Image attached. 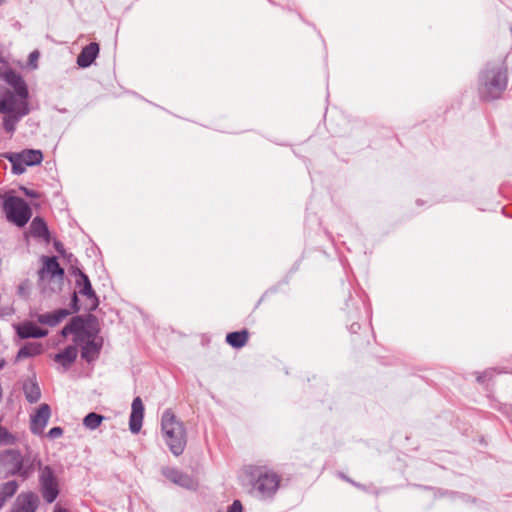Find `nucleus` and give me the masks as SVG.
Returning a JSON list of instances; mask_svg holds the SVG:
<instances>
[{
    "label": "nucleus",
    "mask_w": 512,
    "mask_h": 512,
    "mask_svg": "<svg viewBox=\"0 0 512 512\" xmlns=\"http://www.w3.org/2000/svg\"><path fill=\"white\" fill-rule=\"evenodd\" d=\"M61 334L66 337L70 334L74 335V342L81 344L82 357L88 362L97 358L102 347V339L96 336V332L86 327L85 321L77 316L62 329Z\"/></svg>",
    "instance_id": "obj_1"
},
{
    "label": "nucleus",
    "mask_w": 512,
    "mask_h": 512,
    "mask_svg": "<svg viewBox=\"0 0 512 512\" xmlns=\"http://www.w3.org/2000/svg\"><path fill=\"white\" fill-rule=\"evenodd\" d=\"M39 464L38 455L29 450L24 455L14 449L0 453V466L9 476L18 475L24 480L28 479L33 474L36 465Z\"/></svg>",
    "instance_id": "obj_2"
},
{
    "label": "nucleus",
    "mask_w": 512,
    "mask_h": 512,
    "mask_svg": "<svg viewBox=\"0 0 512 512\" xmlns=\"http://www.w3.org/2000/svg\"><path fill=\"white\" fill-rule=\"evenodd\" d=\"M507 70L503 64L488 65L479 77V93L487 101L501 97L507 88Z\"/></svg>",
    "instance_id": "obj_3"
},
{
    "label": "nucleus",
    "mask_w": 512,
    "mask_h": 512,
    "mask_svg": "<svg viewBox=\"0 0 512 512\" xmlns=\"http://www.w3.org/2000/svg\"><path fill=\"white\" fill-rule=\"evenodd\" d=\"M161 428L164 440L170 451L175 456L181 455L187 442L183 423L179 421L170 410H166L162 414Z\"/></svg>",
    "instance_id": "obj_4"
},
{
    "label": "nucleus",
    "mask_w": 512,
    "mask_h": 512,
    "mask_svg": "<svg viewBox=\"0 0 512 512\" xmlns=\"http://www.w3.org/2000/svg\"><path fill=\"white\" fill-rule=\"evenodd\" d=\"M0 113L5 114L4 129L13 133L20 119L29 113L28 102L24 100L15 101L11 95L0 97Z\"/></svg>",
    "instance_id": "obj_5"
},
{
    "label": "nucleus",
    "mask_w": 512,
    "mask_h": 512,
    "mask_svg": "<svg viewBox=\"0 0 512 512\" xmlns=\"http://www.w3.org/2000/svg\"><path fill=\"white\" fill-rule=\"evenodd\" d=\"M38 275L39 286L44 292H57L61 290L64 270L60 267L55 257L45 258L43 267Z\"/></svg>",
    "instance_id": "obj_6"
},
{
    "label": "nucleus",
    "mask_w": 512,
    "mask_h": 512,
    "mask_svg": "<svg viewBox=\"0 0 512 512\" xmlns=\"http://www.w3.org/2000/svg\"><path fill=\"white\" fill-rule=\"evenodd\" d=\"M3 209L8 221L18 227L26 225L32 215L29 205L23 199L12 195L5 197Z\"/></svg>",
    "instance_id": "obj_7"
},
{
    "label": "nucleus",
    "mask_w": 512,
    "mask_h": 512,
    "mask_svg": "<svg viewBox=\"0 0 512 512\" xmlns=\"http://www.w3.org/2000/svg\"><path fill=\"white\" fill-rule=\"evenodd\" d=\"M36 467H38L39 472L38 481L41 495L47 503H52L60 492L59 480L50 466H42L40 463Z\"/></svg>",
    "instance_id": "obj_8"
},
{
    "label": "nucleus",
    "mask_w": 512,
    "mask_h": 512,
    "mask_svg": "<svg viewBox=\"0 0 512 512\" xmlns=\"http://www.w3.org/2000/svg\"><path fill=\"white\" fill-rule=\"evenodd\" d=\"M5 157L12 164V170L15 174H22L25 172L27 166L38 165L43 160L42 152L36 149L11 152L6 154Z\"/></svg>",
    "instance_id": "obj_9"
},
{
    "label": "nucleus",
    "mask_w": 512,
    "mask_h": 512,
    "mask_svg": "<svg viewBox=\"0 0 512 512\" xmlns=\"http://www.w3.org/2000/svg\"><path fill=\"white\" fill-rule=\"evenodd\" d=\"M3 78L5 82L14 89V92L10 90H4L0 93V97H6L7 95H11L15 99V101H27V86L19 74L12 70H9L4 73Z\"/></svg>",
    "instance_id": "obj_10"
},
{
    "label": "nucleus",
    "mask_w": 512,
    "mask_h": 512,
    "mask_svg": "<svg viewBox=\"0 0 512 512\" xmlns=\"http://www.w3.org/2000/svg\"><path fill=\"white\" fill-rule=\"evenodd\" d=\"M280 479L277 474L273 472H264L259 474L254 488L262 498L270 497L279 487Z\"/></svg>",
    "instance_id": "obj_11"
},
{
    "label": "nucleus",
    "mask_w": 512,
    "mask_h": 512,
    "mask_svg": "<svg viewBox=\"0 0 512 512\" xmlns=\"http://www.w3.org/2000/svg\"><path fill=\"white\" fill-rule=\"evenodd\" d=\"M51 417L50 406L41 404L33 415H31L30 429L32 433L41 435Z\"/></svg>",
    "instance_id": "obj_12"
},
{
    "label": "nucleus",
    "mask_w": 512,
    "mask_h": 512,
    "mask_svg": "<svg viewBox=\"0 0 512 512\" xmlns=\"http://www.w3.org/2000/svg\"><path fill=\"white\" fill-rule=\"evenodd\" d=\"M39 499L32 492L21 493L16 498L11 512H35L38 507Z\"/></svg>",
    "instance_id": "obj_13"
},
{
    "label": "nucleus",
    "mask_w": 512,
    "mask_h": 512,
    "mask_svg": "<svg viewBox=\"0 0 512 512\" xmlns=\"http://www.w3.org/2000/svg\"><path fill=\"white\" fill-rule=\"evenodd\" d=\"M76 284L79 289V293L87 297V299L90 301L88 309L94 310L98 306V299L95 295L94 290L92 289L90 280L87 277V275L79 271Z\"/></svg>",
    "instance_id": "obj_14"
},
{
    "label": "nucleus",
    "mask_w": 512,
    "mask_h": 512,
    "mask_svg": "<svg viewBox=\"0 0 512 512\" xmlns=\"http://www.w3.org/2000/svg\"><path fill=\"white\" fill-rule=\"evenodd\" d=\"M144 417V405L140 397H136L131 405V414L129 420L130 431L134 434L141 430Z\"/></svg>",
    "instance_id": "obj_15"
},
{
    "label": "nucleus",
    "mask_w": 512,
    "mask_h": 512,
    "mask_svg": "<svg viewBox=\"0 0 512 512\" xmlns=\"http://www.w3.org/2000/svg\"><path fill=\"white\" fill-rule=\"evenodd\" d=\"M99 54V45L95 42L85 46L77 57V64L81 68L89 67Z\"/></svg>",
    "instance_id": "obj_16"
},
{
    "label": "nucleus",
    "mask_w": 512,
    "mask_h": 512,
    "mask_svg": "<svg viewBox=\"0 0 512 512\" xmlns=\"http://www.w3.org/2000/svg\"><path fill=\"white\" fill-rule=\"evenodd\" d=\"M162 474L170 481H172L175 484H178L185 488H192L193 487V480L186 474L182 473L181 471L166 467L163 468Z\"/></svg>",
    "instance_id": "obj_17"
},
{
    "label": "nucleus",
    "mask_w": 512,
    "mask_h": 512,
    "mask_svg": "<svg viewBox=\"0 0 512 512\" xmlns=\"http://www.w3.org/2000/svg\"><path fill=\"white\" fill-rule=\"evenodd\" d=\"M47 330L40 329L35 324L28 322L17 327V334L20 338H41L47 335Z\"/></svg>",
    "instance_id": "obj_18"
},
{
    "label": "nucleus",
    "mask_w": 512,
    "mask_h": 512,
    "mask_svg": "<svg viewBox=\"0 0 512 512\" xmlns=\"http://www.w3.org/2000/svg\"><path fill=\"white\" fill-rule=\"evenodd\" d=\"M69 314L70 312L67 309H60L52 313L40 314L38 315L37 319L41 324L55 326L64 318H66Z\"/></svg>",
    "instance_id": "obj_19"
},
{
    "label": "nucleus",
    "mask_w": 512,
    "mask_h": 512,
    "mask_svg": "<svg viewBox=\"0 0 512 512\" xmlns=\"http://www.w3.org/2000/svg\"><path fill=\"white\" fill-rule=\"evenodd\" d=\"M78 350L74 345H70L64 351L56 354L54 360L64 367L70 366L77 358Z\"/></svg>",
    "instance_id": "obj_20"
},
{
    "label": "nucleus",
    "mask_w": 512,
    "mask_h": 512,
    "mask_svg": "<svg viewBox=\"0 0 512 512\" xmlns=\"http://www.w3.org/2000/svg\"><path fill=\"white\" fill-rule=\"evenodd\" d=\"M23 391L27 401L30 403H36L41 397L40 387L33 379H27L23 383Z\"/></svg>",
    "instance_id": "obj_21"
},
{
    "label": "nucleus",
    "mask_w": 512,
    "mask_h": 512,
    "mask_svg": "<svg viewBox=\"0 0 512 512\" xmlns=\"http://www.w3.org/2000/svg\"><path fill=\"white\" fill-rule=\"evenodd\" d=\"M18 482L11 480L0 485V509L18 490Z\"/></svg>",
    "instance_id": "obj_22"
},
{
    "label": "nucleus",
    "mask_w": 512,
    "mask_h": 512,
    "mask_svg": "<svg viewBox=\"0 0 512 512\" xmlns=\"http://www.w3.org/2000/svg\"><path fill=\"white\" fill-rule=\"evenodd\" d=\"M30 234L37 238L47 239L48 228L46 223L39 217L34 218L30 224Z\"/></svg>",
    "instance_id": "obj_23"
},
{
    "label": "nucleus",
    "mask_w": 512,
    "mask_h": 512,
    "mask_svg": "<svg viewBox=\"0 0 512 512\" xmlns=\"http://www.w3.org/2000/svg\"><path fill=\"white\" fill-rule=\"evenodd\" d=\"M226 341L229 345H231L234 348H241L248 341V333L245 330L238 331V332H231V333L227 334Z\"/></svg>",
    "instance_id": "obj_24"
},
{
    "label": "nucleus",
    "mask_w": 512,
    "mask_h": 512,
    "mask_svg": "<svg viewBox=\"0 0 512 512\" xmlns=\"http://www.w3.org/2000/svg\"><path fill=\"white\" fill-rule=\"evenodd\" d=\"M104 417L95 412L87 414L83 419V425L89 430H95L100 426Z\"/></svg>",
    "instance_id": "obj_25"
},
{
    "label": "nucleus",
    "mask_w": 512,
    "mask_h": 512,
    "mask_svg": "<svg viewBox=\"0 0 512 512\" xmlns=\"http://www.w3.org/2000/svg\"><path fill=\"white\" fill-rule=\"evenodd\" d=\"M40 353V348L37 345L29 344L22 347L17 354L18 358H27Z\"/></svg>",
    "instance_id": "obj_26"
},
{
    "label": "nucleus",
    "mask_w": 512,
    "mask_h": 512,
    "mask_svg": "<svg viewBox=\"0 0 512 512\" xmlns=\"http://www.w3.org/2000/svg\"><path fill=\"white\" fill-rule=\"evenodd\" d=\"M16 442V436L11 434L5 427L0 426V446L13 445Z\"/></svg>",
    "instance_id": "obj_27"
},
{
    "label": "nucleus",
    "mask_w": 512,
    "mask_h": 512,
    "mask_svg": "<svg viewBox=\"0 0 512 512\" xmlns=\"http://www.w3.org/2000/svg\"><path fill=\"white\" fill-rule=\"evenodd\" d=\"M30 288H31V283L28 280L23 281L18 286V290H17L18 295L23 298H27L29 295V292H30Z\"/></svg>",
    "instance_id": "obj_28"
},
{
    "label": "nucleus",
    "mask_w": 512,
    "mask_h": 512,
    "mask_svg": "<svg viewBox=\"0 0 512 512\" xmlns=\"http://www.w3.org/2000/svg\"><path fill=\"white\" fill-rule=\"evenodd\" d=\"M63 435V429L61 427H53L49 430L47 436L50 439H56Z\"/></svg>",
    "instance_id": "obj_29"
},
{
    "label": "nucleus",
    "mask_w": 512,
    "mask_h": 512,
    "mask_svg": "<svg viewBox=\"0 0 512 512\" xmlns=\"http://www.w3.org/2000/svg\"><path fill=\"white\" fill-rule=\"evenodd\" d=\"M38 58H39V52L38 51H33L32 53H30L29 55V65L35 69L37 67V61H38Z\"/></svg>",
    "instance_id": "obj_30"
},
{
    "label": "nucleus",
    "mask_w": 512,
    "mask_h": 512,
    "mask_svg": "<svg viewBox=\"0 0 512 512\" xmlns=\"http://www.w3.org/2000/svg\"><path fill=\"white\" fill-rule=\"evenodd\" d=\"M243 507L239 500H235L232 505L228 508L227 512H242Z\"/></svg>",
    "instance_id": "obj_31"
},
{
    "label": "nucleus",
    "mask_w": 512,
    "mask_h": 512,
    "mask_svg": "<svg viewBox=\"0 0 512 512\" xmlns=\"http://www.w3.org/2000/svg\"><path fill=\"white\" fill-rule=\"evenodd\" d=\"M20 190L28 197H31V198H37L39 196V194L34 191V190H30L26 187H21Z\"/></svg>",
    "instance_id": "obj_32"
},
{
    "label": "nucleus",
    "mask_w": 512,
    "mask_h": 512,
    "mask_svg": "<svg viewBox=\"0 0 512 512\" xmlns=\"http://www.w3.org/2000/svg\"><path fill=\"white\" fill-rule=\"evenodd\" d=\"M77 303H78V298H77L76 293H74V295L72 297V305H73L74 312H77L79 310Z\"/></svg>",
    "instance_id": "obj_33"
},
{
    "label": "nucleus",
    "mask_w": 512,
    "mask_h": 512,
    "mask_svg": "<svg viewBox=\"0 0 512 512\" xmlns=\"http://www.w3.org/2000/svg\"><path fill=\"white\" fill-rule=\"evenodd\" d=\"M54 512H68L66 509L56 506Z\"/></svg>",
    "instance_id": "obj_34"
},
{
    "label": "nucleus",
    "mask_w": 512,
    "mask_h": 512,
    "mask_svg": "<svg viewBox=\"0 0 512 512\" xmlns=\"http://www.w3.org/2000/svg\"><path fill=\"white\" fill-rule=\"evenodd\" d=\"M5 365V361L3 359H0V369H2Z\"/></svg>",
    "instance_id": "obj_35"
},
{
    "label": "nucleus",
    "mask_w": 512,
    "mask_h": 512,
    "mask_svg": "<svg viewBox=\"0 0 512 512\" xmlns=\"http://www.w3.org/2000/svg\"><path fill=\"white\" fill-rule=\"evenodd\" d=\"M5 1H6V0H0V5H1L2 3H4Z\"/></svg>",
    "instance_id": "obj_36"
}]
</instances>
